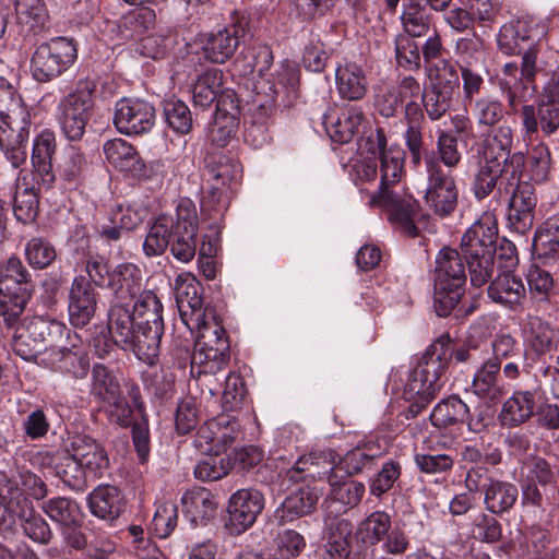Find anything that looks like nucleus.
<instances>
[{"label": "nucleus", "mask_w": 559, "mask_h": 559, "mask_svg": "<svg viewBox=\"0 0 559 559\" xmlns=\"http://www.w3.org/2000/svg\"><path fill=\"white\" fill-rule=\"evenodd\" d=\"M545 27L532 20H516L506 23L498 35V46L507 55H521L520 66L507 62L501 69L499 81L508 108L516 111L521 103L532 102L538 95L537 76L545 73L538 60L540 37Z\"/></svg>", "instance_id": "obj_1"}, {"label": "nucleus", "mask_w": 559, "mask_h": 559, "mask_svg": "<svg viewBox=\"0 0 559 559\" xmlns=\"http://www.w3.org/2000/svg\"><path fill=\"white\" fill-rule=\"evenodd\" d=\"M29 123L21 96L0 78V150L15 168L26 160Z\"/></svg>", "instance_id": "obj_2"}, {"label": "nucleus", "mask_w": 559, "mask_h": 559, "mask_svg": "<svg viewBox=\"0 0 559 559\" xmlns=\"http://www.w3.org/2000/svg\"><path fill=\"white\" fill-rule=\"evenodd\" d=\"M198 338L191 357V376L202 385H209L207 377L223 371L229 362V341L225 329L212 316L195 326Z\"/></svg>", "instance_id": "obj_3"}, {"label": "nucleus", "mask_w": 559, "mask_h": 559, "mask_svg": "<svg viewBox=\"0 0 559 559\" xmlns=\"http://www.w3.org/2000/svg\"><path fill=\"white\" fill-rule=\"evenodd\" d=\"M466 271L460 252L443 248L436 257L433 306L439 317H448L465 294Z\"/></svg>", "instance_id": "obj_4"}, {"label": "nucleus", "mask_w": 559, "mask_h": 559, "mask_svg": "<svg viewBox=\"0 0 559 559\" xmlns=\"http://www.w3.org/2000/svg\"><path fill=\"white\" fill-rule=\"evenodd\" d=\"M449 335L438 337L425 352L417 367L409 374L403 396L406 401H432L442 384L440 379L448 367Z\"/></svg>", "instance_id": "obj_5"}, {"label": "nucleus", "mask_w": 559, "mask_h": 559, "mask_svg": "<svg viewBox=\"0 0 559 559\" xmlns=\"http://www.w3.org/2000/svg\"><path fill=\"white\" fill-rule=\"evenodd\" d=\"M205 169L213 180L212 188L205 192L201 209L210 218L223 216L229 204L226 187L237 185L242 177L240 163L223 153H212L205 159Z\"/></svg>", "instance_id": "obj_6"}, {"label": "nucleus", "mask_w": 559, "mask_h": 559, "mask_svg": "<svg viewBox=\"0 0 559 559\" xmlns=\"http://www.w3.org/2000/svg\"><path fill=\"white\" fill-rule=\"evenodd\" d=\"M500 199L508 201V221L511 227L525 234L533 227L537 198L534 186L522 180V173L512 168L511 177H506L498 187Z\"/></svg>", "instance_id": "obj_7"}, {"label": "nucleus", "mask_w": 559, "mask_h": 559, "mask_svg": "<svg viewBox=\"0 0 559 559\" xmlns=\"http://www.w3.org/2000/svg\"><path fill=\"white\" fill-rule=\"evenodd\" d=\"M78 59L74 39L59 36L38 45L31 58V72L39 83H47L68 71Z\"/></svg>", "instance_id": "obj_8"}, {"label": "nucleus", "mask_w": 559, "mask_h": 559, "mask_svg": "<svg viewBox=\"0 0 559 559\" xmlns=\"http://www.w3.org/2000/svg\"><path fill=\"white\" fill-rule=\"evenodd\" d=\"M423 90L421 104L431 121L441 120L452 108L460 93V75L454 64L441 60Z\"/></svg>", "instance_id": "obj_9"}, {"label": "nucleus", "mask_w": 559, "mask_h": 559, "mask_svg": "<svg viewBox=\"0 0 559 559\" xmlns=\"http://www.w3.org/2000/svg\"><path fill=\"white\" fill-rule=\"evenodd\" d=\"M95 85L80 82L76 88L66 95L57 106V120L63 135L70 141L82 139L92 117Z\"/></svg>", "instance_id": "obj_10"}, {"label": "nucleus", "mask_w": 559, "mask_h": 559, "mask_svg": "<svg viewBox=\"0 0 559 559\" xmlns=\"http://www.w3.org/2000/svg\"><path fill=\"white\" fill-rule=\"evenodd\" d=\"M427 189L425 202L441 217L452 214L457 206L459 190L452 170L445 169L437 158H426Z\"/></svg>", "instance_id": "obj_11"}, {"label": "nucleus", "mask_w": 559, "mask_h": 559, "mask_svg": "<svg viewBox=\"0 0 559 559\" xmlns=\"http://www.w3.org/2000/svg\"><path fill=\"white\" fill-rule=\"evenodd\" d=\"M368 202L371 206L382 207L394 228L405 236L411 238L419 236L416 222L420 216V207L412 195L397 190H386L371 193Z\"/></svg>", "instance_id": "obj_12"}, {"label": "nucleus", "mask_w": 559, "mask_h": 559, "mask_svg": "<svg viewBox=\"0 0 559 559\" xmlns=\"http://www.w3.org/2000/svg\"><path fill=\"white\" fill-rule=\"evenodd\" d=\"M521 120L524 139L533 140L542 132L551 135L559 129V103L540 98L537 105L521 103L516 111Z\"/></svg>", "instance_id": "obj_13"}, {"label": "nucleus", "mask_w": 559, "mask_h": 559, "mask_svg": "<svg viewBox=\"0 0 559 559\" xmlns=\"http://www.w3.org/2000/svg\"><path fill=\"white\" fill-rule=\"evenodd\" d=\"M114 124L122 134L147 133L155 124V109L147 102L122 98L116 103Z\"/></svg>", "instance_id": "obj_14"}, {"label": "nucleus", "mask_w": 559, "mask_h": 559, "mask_svg": "<svg viewBox=\"0 0 559 559\" xmlns=\"http://www.w3.org/2000/svg\"><path fill=\"white\" fill-rule=\"evenodd\" d=\"M34 292L32 278L0 282V328L10 330L21 321Z\"/></svg>", "instance_id": "obj_15"}, {"label": "nucleus", "mask_w": 559, "mask_h": 559, "mask_svg": "<svg viewBox=\"0 0 559 559\" xmlns=\"http://www.w3.org/2000/svg\"><path fill=\"white\" fill-rule=\"evenodd\" d=\"M201 285L191 273H181L175 281V297L183 324L191 331L207 318L200 295Z\"/></svg>", "instance_id": "obj_16"}, {"label": "nucleus", "mask_w": 559, "mask_h": 559, "mask_svg": "<svg viewBox=\"0 0 559 559\" xmlns=\"http://www.w3.org/2000/svg\"><path fill=\"white\" fill-rule=\"evenodd\" d=\"M264 496L254 488H243L231 495L228 501V525L233 534H241L251 527L264 509Z\"/></svg>", "instance_id": "obj_17"}, {"label": "nucleus", "mask_w": 559, "mask_h": 559, "mask_svg": "<svg viewBox=\"0 0 559 559\" xmlns=\"http://www.w3.org/2000/svg\"><path fill=\"white\" fill-rule=\"evenodd\" d=\"M177 221L170 239V252L180 262L193 259L197 250L195 211L190 202L178 206Z\"/></svg>", "instance_id": "obj_18"}, {"label": "nucleus", "mask_w": 559, "mask_h": 559, "mask_svg": "<svg viewBox=\"0 0 559 559\" xmlns=\"http://www.w3.org/2000/svg\"><path fill=\"white\" fill-rule=\"evenodd\" d=\"M67 453L80 462L94 481L102 478L109 469L110 464L106 449L90 436H73L67 447Z\"/></svg>", "instance_id": "obj_19"}, {"label": "nucleus", "mask_w": 559, "mask_h": 559, "mask_svg": "<svg viewBox=\"0 0 559 559\" xmlns=\"http://www.w3.org/2000/svg\"><path fill=\"white\" fill-rule=\"evenodd\" d=\"M487 295L492 302L510 311L523 309L527 299L523 280L510 271H503L491 280Z\"/></svg>", "instance_id": "obj_20"}, {"label": "nucleus", "mask_w": 559, "mask_h": 559, "mask_svg": "<svg viewBox=\"0 0 559 559\" xmlns=\"http://www.w3.org/2000/svg\"><path fill=\"white\" fill-rule=\"evenodd\" d=\"M104 155L109 164L118 170L138 179L151 177L148 168L136 148L123 139L108 140L103 145Z\"/></svg>", "instance_id": "obj_21"}, {"label": "nucleus", "mask_w": 559, "mask_h": 559, "mask_svg": "<svg viewBox=\"0 0 559 559\" xmlns=\"http://www.w3.org/2000/svg\"><path fill=\"white\" fill-rule=\"evenodd\" d=\"M245 35V28L240 25H231L216 33L203 35L201 49L205 60L224 64L236 52L239 47L240 37Z\"/></svg>", "instance_id": "obj_22"}, {"label": "nucleus", "mask_w": 559, "mask_h": 559, "mask_svg": "<svg viewBox=\"0 0 559 559\" xmlns=\"http://www.w3.org/2000/svg\"><path fill=\"white\" fill-rule=\"evenodd\" d=\"M97 308L96 292L85 276H75L69 293V320L75 328L87 325Z\"/></svg>", "instance_id": "obj_23"}, {"label": "nucleus", "mask_w": 559, "mask_h": 559, "mask_svg": "<svg viewBox=\"0 0 559 559\" xmlns=\"http://www.w3.org/2000/svg\"><path fill=\"white\" fill-rule=\"evenodd\" d=\"M498 227L492 214H484L463 235L461 249L464 257H477L481 253L495 254Z\"/></svg>", "instance_id": "obj_24"}, {"label": "nucleus", "mask_w": 559, "mask_h": 559, "mask_svg": "<svg viewBox=\"0 0 559 559\" xmlns=\"http://www.w3.org/2000/svg\"><path fill=\"white\" fill-rule=\"evenodd\" d=\"M556 348L555 332L548 323L539 318H533L528 322L525 338L524 360L528 372L536 365L546 364V355Z\"/></svg>", "instance_id": "obj_25"}, {"label": "nucleus", "mask_w": 559, "mask_h": 559, "mask_svg": "<svg viewBox=\"0 0 559 559\" xmlns=\"http://www.w3.org/2000/svg\"><path fill=\"white\" fill-rule=\"evenodd\" d=\"M331 486L325 499L326 518H335L356 507L365 493V485L355 480L340 481L334 467H331L328 476Z\"/></svg>", "instance_id": "obj_26"}, {"label": "nucleus", "mask_w": 559, "mask_h": 559, "mask_svg": "<svg viewBox=\"0 0 559 559\" xmlns=\"http://www.w3.org/2000/svg\"><path fill=\"white\" fill-rule=\"evenodd\" d=\"M107 287L112 290L111 304L131 306L144 289L142 288V272L133 263L118 264L107 282Z\"/></svg>", "instance_id": "obj_27"}, {"label": "nucleus", "mask_w": 559, "mask_h": 559, "mask_svg": "<svg viewBox=\"0 0 559 559\" xmlns=\"http://www.w3.org/2000/svg\"><path fill=\"white\" fill-rule=\"evenodd\" d=\"M513 143V132L510 126L501 124L492 129L483 141L484 160L498 162L503 166H515L520 169L523 155L515 153L510 156Z\"/></svg>", "instance_id": "obj_28"}, {"label": "nucleus", "mask_w": 559, "mask_h": 559, "mask_svg": "<svg viewBox=\"0 0 559 559\" xmlns=\"http://www.w3.org/2000/svg\"><path fill=\"white\" fill-rule=\"evenodd\" d=\"M321 491L310 485L300 487L287 496L274 512V519L281 525L311 514L318 504Z\"/></svg>", "instance_id": "obj_29"}, {"label": "nucleus", "mask_w": 559, "mask_h": 559, "mask_svg": "<svg viewBox=\"0 0 559 559\" xmlns=\"http://www.w3.org/2000/svg\"><path fill=\"white\" fill-rule=\"evenodd\" d=\"M325 544L322 559H348L353 524L345 518H325Z\"/></svg>", "instance_id": "obj_30"}, {"label": "nucleus", "mask_w": 559, "mask_h": 559, "mask_svg": "<svg viewBox=\"0 0 559 559\" xmlns=\"http://www.w3.org/2000/svg\"><path fill=\"white\" fill-rule=\"evenodd\" d=\"M163 332L164 322H136L134 337L127 349L145 364L153 365L159 355Z\"/></svg>", "instance_id": "obj_31"}, {"label": "nucleus", "mask_w": 559, "mask_h": 559, "mask_svg": "<svg viewBox=\"0 0 559 559\" xmlns=\"http://www.w3.org/2000/svg\"><path fill=\"white\" fill-rule=\"evenodd\" d=\"M56 151V141L51 133L43 132L36 138L33 145L32 164L38 189L52 187L56 176L52 171V155Z\"/></svg>", "instance_id": "obj_32"}, {"label": "nucleus", "mask_w": 559, "mask_h": 559, "mask_svg": "<svg viewBox=\"0 0 559 559\" xmlns=\"http://www.w3.org/2000/svg\"><path fill=\"white\" fill-rule=\"evenodd\" d=\"M13 493H15V501H13V510L16 513V519H19L22 522L24 533L36 543H49L52 533L50 531L48 523L45 521L43 516L35 513L33 503L25 496V492H17L16 490H13Z\"/></svg>", "instance_id": "obj_33"}, {"label": "nucleus", "mask_w": 559, "mask_h": 559, "mask_svg": "<svg viewBox=\"0 0 559 559\" xmlns=\"http://www.w3.org/2000/svg\"><path fill=\"white\" fill-rule=\"evenodd\" d=\"M364 120L365 114L362 109L357 106H350L338 116H335L334 112L326 114L323 123L333 142L348 143L357 134Z\"/></svg>", "instance_id": "obj_34"}, {"label": "nucleus", "mask_w": 559, "mask_h": 559, "mask_svg": "<svg viewBox=\"0 0 559 559\" xmlns=\"http://www.w3.org/2000/svg\"><path fill=\"white\" fill-rule=\"evenodd\" d=\"M336 90L341 98L349 102L362 99L368 92V80L362 67L355 62L338 66L335 72Z\"/></svg>", "instance_id": "obj_35"}, {"label": "nucleus", "mask_w": 559, "mask_h": 559, "mask_svg": "<svg viewBox=\"0 0 559 559\" xmlns=\"http://www.w3.org/2000/svg\"><path fill=\"white\" fill-rule=\"evenodd\" d=\"M500 372V365L488 359L485 360L474 374L473 393L488 402L500 401L504 395V384Z\"/></svg>", "instance_id": "obj_36"}, {"label": "nucleus", "mask_w": 559, "mask_h": 559, "mask_svg": "<svg viewBox=\"0 0 559 559\" xmlns=\"http://www.w3.org/2000/svg\"><path fill=\"white\" fill-rule=\"evenodd\" d=\"M181 502L185 516L193 525H204L215 516L217 503L211 491L205 488L187 491Z\"/></svg>", "instance_id": "obj_37"}, {"label": "nucleus", "mask_w": 559, "mask_h": 559, "mask_svg": "<svg viewBox=\"0 0 559 559\" xmlns=\"http://www.w3.org/2000/svg\"><path fill=\"white\" fill-rule=\"evenodd\" d=\"M88 507L94 515L112 521L122 513L124 502L120 490L116 486L100 485L90 493Z\"/></svg>", "instance_id": "obj_38"}, {"label": "nucleus", "mask_w": 559, "mask_h": 559, "mask_svg": "<svg viewBox=\"0 0 559 559\" xmlns=\"http://www.w3.org/2000/svg\"><path fill=\"white\" fill-rule=\"evenodd\" d=\"M107 328L112 343L127 349L136 330V318L131 312L130 306L111 304Z\"/></svg>", "instance_id": "obj_39"}, {"label": "nucleus", "mask_w": 559, "mask_h": 559, "mask_svg": "<svg viewBox=\"0 0 559 559\" xmlns=\"http://www.w3.org/2000/svg\"><path fill=\"white\" fill-rule=\"evenodd\" d=\"M157 25L156 12L148 7H139L124 13L118 21L120 39L130 40L153 31Z\"/></svg>", "instance_id": "obj_40"}, {"label": "nucleus", "mask_w": 559, "mask_h": 559, "mask_svg": "<svg viewBox=\"0 0 559 559\" xmlns=\"http://www.w3.org/2000/svg\"><path fill=\"white\" fill-rule=\"evenodd\" d=\"M512 168L515 166H503L498 162L481 160L477 171L474 174L472 190L477 200L487 198L495 188L504 181L506 177H511Z\"/></svg>", "instance_id": "obj_41"}, {"label": "nucleus", "mask_w": 559, "mask_h": 559, "mask_svg": "<svg viewBox=\"0 0 559 559\" xmlns=\"http://www.w3.org/2000/svg\"><path fill=\"white\" fill-rule=\"evenodd\" d=\"M535 394L532 391H516L509 397L502 407L500 418L504 426L518 427L536 413Z\"/></svg>", "instance_id": "obj_42"}, {"label": "nucleus", "mask_w": 559, "mask_h": 559, "mask_svg": "<svg viewBox=\"0 0 559 559\" xmlns=\"http://www.w3.org/2000/svg\"><path fill=\"white\" fill-rule=\"evenodd\" d=\"M16 22L26 33H38L46 28L49 13L45 0H14Z\"/></svg>", "instance_id": "obj_43"}, {"label": "nucleus", "mask_w": 559, "mask_h": 559, "mask_svg": "<svg viewBox=\"0 0 559 559\" xmlns=\"http://www.w3.org/2000/svg\"><path fill=\"white\" fill-rule=\"evenodd\" d=\"M533 248L539 259H559V213L549 216L536 229Z\"/></svg>", "instance_id": "obj_44"}, {"label": "nucleus", "mask_w": 559, "mask_h": 559, "mask_svg": "<svg viewBox=\"0 0 559 559\" xmlns=\"http://www.w3.org/2000/svg\"><path fill=\"white\" fill-rule=\"evenodd\" d=\"M224 83V72L210 68L199 74L192 85V98L195 106L210 107L218 96Z\"/></svg>", "instance_id": "obj_45"}, {"label": "nucleus", "mask_w": 559, "mask_h": 559, "mask_svg": "<svg viewBox=\"0 0 559 559\" xmlns=\"http://www.w3.org/2000/svg\"><path fill=\"white\" fill-rule=\"evenodd\" d=\"M518 487L502 480H490L485 490L484 504L492 514L509 511L518 500Z\"/></svg>", "instance_id": "obj_46"}, {"label": "nucleus", "mask_w": 559, "mask_h": 559, "mask_svg": "<svg viewBox=\"0 0 559 559\" xmlns=\"http://www.w3.org/2000/svg\"><path fill=\"white\" fill-rule=\"evenodd\" d=\"M379 455V447L374 443H365L348 451L343 457L337 455L334 465L336 469L344 471L347 476L361 473L365 468H369L374 459Z\"/></svg>", "instance_id": "obj_47"}, {"label": "nucleus", "mask_w": 559, "mask_h": 559, "mask_svg": "<svg viewBox=\"0 0 559 559\" xmlns=\"http://www.w3.org/2000/svg\"><path fill=\"white\" fill-rule=\"evenodd\" d=\"M58 173L70 186H78L87 175L90 164L85 154L76 146H68L58 164Z\"/></svg>", "instance_id": "obj_48"}, {"label": "nucleus", "mask_w": 559, "mask_h": 559, "mask_svg": "<svg viewBox=\"0 0 559 559\" xmlns=\"http://www.w3.org/2000/svg\"><path fill=\"white\" fill-rule=\"evenodd\" d=\"M175 226L176 222L171 217L162 215L155 219L143 243V250L147 257L160 255L166 251Z\"/></svg>", "instance_id": "obj_49"}, {"label": "nucleus", "mask_w": 559, "mask_h": 559, "mask_svg": "<svg viewBox=\"0 0 559 559\" xmlns=\"http://www.w3.org/2000/svg\"><path fill=\"white\" fill-rule=\"evenodd\" d=\"M231 441V436L221 428V423L211 420L200 427L194 445L202 453L219 454Z\"/></svg>", "instance_id": "obj_50"}, {"label": "nucleus", "mask_w": 559, "mask_h": 559, "mask_svg": "<svg viewBox=\"0 0 559 559\" xmlns=\"http://www.w3.org/2000/svg\"><path fill=\"white\" fill-rule=\"evenodd\" d=\"M52 364L61 372L83 379L90 369L88 355L80 348H61L52 352Z\"/></svg>", "instance_id": "obj_51"}, {"label": "nucleus", "mask_w": 559, "mask_h": 559, "mask_svg": "<svg viewBox=\"0 0 559 559\" xmlns=\"http://www.w3.org/2000/svg\"><path fill=\"white\" fill-rule=\"evenodd\" d=\"M469 413L467 405L459 397L451 396L441 401L432 411L430 419L433 426L445 428L463 423Z\"/></svg>", "instance_id": "obj_52"}, {"label": "nucleus", "mask_w": 559, "mask_h": 559, "mask_svg": "<svg viewBox=\"0 0 559 559\" xmlns=\"http://www.w3.org/2000/svg\"><path fill=\"white\" fill-rule=\"evenodd\" d=\"M13 490L24 492L20 487V483L15 477H10L5 473H0V498L4 503L0 502V530L9 531L13 527L16 520V513L13 510V501H15Z\"/></svg>", "instance_id": "obj_53"}, {"label": "nucleus", "mask_w": 559, "mask_h": 559, "mask_svg": "<svg viewBox=\"0 0 559 559\" xmlns=\"http://www.w3.org/2000/svg\"><path fill=\"white\" fill-rule=\"evenodd\" d=\"M14 216L23 224L32 223L36 219L39 212L38 190L34 186L17 183L14 201Z\"/></svg>", "instance_id": "obj_54"}, {"label": "nucleus", "mask_w": 559, "mask_h": 559, "mask_svg": "<svg viewBox=\"0 0 559 559\" xmlns=\"http://www.w3.org/2000/svg\"><path fill=\"white\" fill-rule=\"evenodd\" d=\"M525 280L531 298L538 301L550 300L556 288V282L549 271L532 264L525 273Z\"/></svg>", "instance_id": "obj_55"}, {"label": "nucleus", "mask_w": 559, "mask_h": 559, "mask_svg": "<svg viewBox=\"0 0 559 559\" xmlns=\"http://www.w3.org/2000/svg\"><path fill=\"white\" fill-rule=\"evenodd\" d=\"M80 462L73 455L67 453L63 460L57 464V475L69 488L75 491H84L94 481Z\"/></svg>", "instance_id": "obj_56"}, {"label": "nucleus", "mask_w": 559, "mask_h": 559, "mask_svg": "<svg viewBox=\"0 0 559 559\" xmlns=\"http://www.w3.org/2000/svg\"><path fill=\"white\" fill-rule=\"evenodd\" d=\"M136 322H163V305L153 290L144 289L131 306Z\"/></svg>", "instance_id": "obj_57"}, {"label": "nucleus", "mask_w": 559, "mask_h": 559, "mask_svg": "<svg viewBox=\"0 0 559 559\" xmlns=\"http://www.w3.org/2000/svg\"><path fill=\"white\" fill-rule=\"evenodd\" d=\"M391 528V516L384 511H374L369 514L358 527L364 543L377 545L384 539Z\"/></svg>", "instance_id": "obj_58"}, {"label": "nucleus", "mask_w": 559, "mask_h": 559, "mask_svg": "<svg viewBox=\"0 0 559 559\" xmlns=\"http://www.w3.org/2000/svg\"><path fill=\"white\" fill-rule=\"evenodd\" d=\"M91 393L103 402L121 393L119 381L104 365H95L93 368Z\"/></svg>", "instance_id": "obj_59"}, {"label": "nucleus", "mask_w": 559, "mask_h": 559, "mask_svg": "<svg viewBox=\"0 0 559 559\" xmlns=\"http://www.w3.org/2000/svg\"><path fill=\"white\" fill-rule=\"evenodd\" d=\"M527 165L534 181H547L552 168V158L549 147L543 142L533 145L528 151Z\"/></svg>", "instance_id": "obj_60"}, {"label": "nucleus", "mask_w": 559, "mask_h": 559, "mask_svg": "<svg viewBox=\"0 0 559 559\" xmlns=\"http://www.w3.org/2000/svg\"><path fill=\"white\" fill-rule=\"evenodd\" d=\"M273 114V104H260L251 116L250 126L245 132L246 141L253 146H262L266 142L267 122Z\"/></svg>", "instance_id": "obj_61"}, {"label": "nucleus", "mask_w": 559, "mask_h": 559, "mask_svg": "<svg viewBox=\"0 0 559 559\" xmlns=\"http://www.w3.org/2000/svg\"><path fill=\"white\" fill-rule=\"evenodd\" d=\"M473 117L480 127L493 128L504 117L503 104L496 98H478L473 106Z\"/></svg>", "instance_id": "obj_62"}, {"label": "nucleus", "mask_w": 559, "mask_h": 559, "mask_svg": "<svg viewBox=\"0 0 559 559\" xmlns=\"http://www.w3.org/2000/svg\"><path fill=\"white\" fill-rule=\"evenodd\" d=\"M164 116L168 126L180 134H187L192 129V115L189 107L179 99L164 103Z\"/></svg>", "instance_id": "obj_63"}, {"label": "nucleus", "mask_w": 559, "mask_h": 559, "mask_svg": "<svg viewBox=\"0 0 559 559\" xmlns=\"http://www.w3.org/2000/svg\"><path fill=\"white\" fill-rule=\"evenodd\" d=\"M209 456L194 467V476L202 481H215L229 474L233 465L230 460L219 454H207Z\"/></svg>", "instance_id": "obj_64"}]
</instances>
